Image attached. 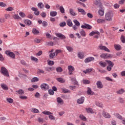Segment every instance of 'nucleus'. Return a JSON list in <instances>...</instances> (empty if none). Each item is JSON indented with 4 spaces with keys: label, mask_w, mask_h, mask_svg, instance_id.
I'll use <instances>...</instances> for the list:
<instances>
[{
    "label": "nucleus",
    "mask_w": 125,
    "mask_h": 125,
    "mask_svg": "<svg viewBox=\"0 0 125 125\" xmlns=\"http://www.w3.org/2000/svg\"><path fill=\"white\" fill-rule=\"evenodd\" d=\"M114 15L111 11H108L105 13V21H112L113 20V17Z\"/></svg>",
    "instance_id": "1"
},
{
    "label": "nucleus",
    "mask_w": 125,
    "mask_h": 125,
    "mask_svg": "<svg viewBox=\"0 0 125 125\" xmlns=\"http://www.w3.org/2000/svg\"><path fill=\"white\" fill-rule=\"evenodd\" d=\"M0 73H1V74H2V75L4 76L5 77H9V73H8V70H7V69L3 66L1 67Z\"/></svg>",
    "instance_id": "2"
},
{
    "label": "nucleus",
    "mask_w": 125,
    "mask_h": 125,
    "mask_svg": "<svg viewBox=\"0 0 125 125\" xmlns=\"http://www.w3.org/2000/svg\"><path fill=\"white\" fill-rule=\"evenodd\" d=\"M100 57L103 59H107V58H112L113 55L110 54L103 53L100 55Z\"/></svg>",
    "instance_id": "3"
},
{
    "label": "nucleus",
    "mask_w": 125,
    "mask_h": 125,
    "mask_svg": "<svg viewBox=\"0 0 125 125\" xmlns=\"http://www.w3.org/2000/svg\"><path fill=\"white\" fill-rule=\"evenodd\" d=\"M98 49H100L101 50H104L107 52H110V50L108 49L107 47L102 45V44L99 45V46L98 47Z\"/></svg>",
    "instance_id": "4"
},
{
    "label": "nucleus",
    "mask_w": 125,
    "mask_h": 125,
    "mask_svg": "<svg viewBox=\"0 0 125 125\" xmlns=\"http://www.w3.org/2000/svg\"><path fill=\"white\" fill-rule=\"evenodd\" d=\"M41 88L42 90H47L49 88V86L45 83H43L41 85Z\"/></svg>",
    "instance_id": "5"
},
{
    "label": "nucleus",
    "mask_w": 125,
    "mask_h": 125,
    "mask_svg": "<svg viewBox=\"0 0 125 125\" xmlns=\"http://www.w3.org/2000/svg\"><path fill=\"white\" fill-rule=\"evenodd\" d=\"M68 74L73 75V72L75 71V68L72 65H69L68 66Z\"/></svg>",
    "instance_id": "6"
},
{
    "label": "nucleus",
    "mask_w": 125,
    "mask_h": 125,
    "mask_svg": "<svg viewBox=\"0 0 125 125\" xmlns=\"http://www.w3.org/2000/svg\"><path fill=\"white\" fill-rule=\"evenodd\" d=\"M55 35L56 37L61 39V40H65L66 39V36L60 33H56Z\"/></svg>",
    "instance_id": "7"
},
{
    "label": "nucleus",
    "mask_w": 125,
    "mask_h": 125,
    "mask_svg": "<svg viewBox=\"0 0 125 125\" xmlns=\"http://www.w3.org/2000/svg\"><path fill=\"white\" fill-rule=\"evenodd\" d=\"M5 54L7 55H9V56H10L11 58H13V59H14V58H15V54H14V53L12 52H10L9 51H6Z\"/></svg>",
    "instance_id": "8"
},
{
    "label": "nucleus",
    "mask_w": 125,
    "mask_h": 125,
    "mask_svg": "<svg viewBox=\"0 0 125 125\" xmlns=\"http://www.w3.org/2000/svg\"><path fill=\"white\" fill-rule=\"evenodd\" d=\"M95 59L94 58V57H89L86 58L84 60V62L85 63H89V62H91V61H94Z\"/></svg>",
    "instance_id": "9"
},
{
    "label": "nucleus",
    "mask_w": 125,
    "mask_h": 125,
    "mask_svg": "<svg viewBox=\"0 0 125 125\" xmlns=\"http://www.w3.org/2000/svg\"><path fill=\"white\" fill-rule=\"evenodd\" d=\"M102 115L104 118H106V119H110V118H111V115H110V114H109L108 112H106L105 111H103Z\"/></svg>",
    "instance_id": "10"
},
{
    "label": "nucleus",
    "mask_w": 125,
    "mask_h": 125,
    "mask_svg": "<svg viewBox=\"0 0 125 125\" xmlns=\"http://www.w3.org/2000/svg\"><path fill=\"white\" fill-rule=\"evenodd\" d=\"M81 28L82 29H88V30H90L92 28V27L89 24L85 23L84 25H82Z\"/></svg>",
    "instance_id": "11"
},
{
    "label": "nucleus",
    "mask_w": 125,
    "mask_h": 125,
    "mask_svg": "<svg viewBox=\"0 0 125 125\" xmlns=\"http://www.w3.org/2000/svg\"><path fill=\"white\" fill-rule=\"evenodd\" d=\"M104 8H100L98 10L99 15H100V16H103V15H104Z\"/></svg>",
    "instance_id": "12"
},
{
    "label": "nucleus",
    "mask_w": 125,
    "mask_h": 125,
    "mask_svg": "<svg viewBox=\"0 0 125 125\" xmlns=\"http://www.w3.org/2000/svg\"><path fill=\"white\" fill-rule=\"evenodd\" d=\"M12 17H13V18H14V19H15L17 20H21V17H20V16H19V15H18V14L14 13L12 15Z\"/></svg>",
    "instance_id": "13"
},
{
    "label": "nucleus",
    "mask_w": 125,
    "mask_h": 125,
    "mask_svg": "<svg viewBox=\"0 0 125 125\" xmlns=\"http://www.w3.org/2000/svg\"><path fill=\"white\" fill-rule=\"evenodd\" d=\"M96 84L98 88H103V84H102V82H101V81H98Z\"/></svg>",
    "instance_id": "14"
},
{
    "label": "nucleus",
    "mask_w": 125,
    "mask_h": 125,
    "mask_svg": "<svg viewBox=\"0 0 125 125\" xmlns=\"http://www.w3.org/2000/svg\"><path fill=\"white\" fill-rule=\"evenodd\" d=\"M31 112L32 113H34L35 114H38V113H40V110L39 109L35 108V107H32L30 109Z\"/></svg>",
    "instance_id": "15"
},
{
    "label": "nucleus",
    "mask_w": 125,
    "mask_h": 125,
    "mask_svg": "<svg viewBox=\"0 0 125 125\" xmlns=\"http://www.w3.org/2000/svg\"><path fill=\"white\" fill-rule=\"evenodd\" d=\"M84 101V97H81V98L77 100V103L78 104H83Z\"/></svg>",
    "instance_id": "16"
},
{
    "label": "nucleus",
    "mask_w": 125,
    "mask_h": 125,
    "mask_svg": "<svg viewBox=\"0 0 125 125\" xmlns=\"http://www.w3.org/2000/svg\"><path fill=\"white\" fill-rule=\"evenodd\" d=\"M69 13L72 16H77V15H78V14H77V13L74 11V9L72 8L69 9Z\"/></svg>",
    "instance_id": "17"
},
{
    "label": "nucleus",
    "mask_w": 125,
    "mask_h": 125,
    "mask_svg": "<svg viewBox=\"0 0 125 125\" xmlns=\"http://www.w3.org/2000/svg\"><path fill=\"white\" fill-rule=\"evenodd\" d=\"M87 93L88 95H93L94 94V92L91 90V89L89 87H87Z\"/></svg>",
    "instance_id": "18"
},
{
    "label": "nucleus",
    "mask_w": 125,
    "mask_h": 125,
    "mask_svg": "<svg viewBox=\"0 0 125 125\" xmlns=\"http://www.w3.org/2000/svg\"><path fill=\"white\" fill-rule=\"evenodd\" d=\"M100 35V32H99V31H92L91 33H89V36H90V37H92L93 36H94V35Z\"/></svg>",
    "instance_id": "19"
},
{
    "label": "nucleus",
    "mask_w": 125,
    "mask_h": 125,
    "mask_svg": "<svg viewBox=\"0 0 125 125\" xmlns=\"http://www.w3.org/2000/svg\"><path fill=\"white\" fill-rule=\"evenodd\" d=\"M57 101L58 103L59 104H61V105H63V104H64V101L60 97L57 98Z\"/></svg>",
    "instance_id": "20"
},
{
    "label": "nucleus",
    "mask_w": 125,
    "mask_h": 125,
    "mask_svg": "<svg viewBox=\"0 0 125 125\" xmlns=\"http://www.w3.org/2000/svg\"><path fill=\"white\" fill-rule=\"evenodd\" d=\"M1 87L4 90H8V87L5 83H1Z\"/></svg>",
    "instance_id": "21"
},
{
    "label": "nucleus",
    "mask_w": 125,
    "mask_h": 125,
    "mask_svg": "<svg viewBox=\"0 0 125 125\" xmlns=\"http://www.w3.org/2000/svg\"><path fill=\"white\" fill-rule=\"evenodd\" d=\"M78 11L79 12H81L83 15H85L86 14V12L84 11V10L83 9H82L81 8H77Z\"/></svg>",
    "instance_id": "22"
},
{
    "label": "nucleus",
    "mask_w": 125,
    "mask_h": 125,
    "mask_svg": "<svg viewBox=\"0 0 125 125\" xmlns=\"http://www.w3.org/2000/svg\"><path fill=\"white\" fill-rule=\"evenodd\" d=\"M114 46L116 50H120L122 48V46L120 44H115Z\"/></svg>",
    "instance_id": "23"
},
{
    "label": "nucleus",
    "mask_w": 125,
    "mask_h": 125,
    "mask_svg": "<svg viewBox=\"0 0 125 125\" xmlns=\"http://www.w3.org/2000/svg\"><path fill=\"white\" fill-rule=\"evenodd\" d=\"M66 24L69 27H72L73 26V23L72 22V21L70 19L67 20L66 21Z\"/></svg>",
    "instance_id": "24"
},
{
    "label": "nucleus",
    "mask_w": 125,
    "mask_h": 125,
    "mask_svg": "<svg viewBox=\"0 0 125 125\" xmlns=\"http://www.w3.org/2000/svg\"><path fill=\"white\" fill-rule=\"evenodd\" d=\"M105 62L107 63L108 66L113 67L114 66V62H112L110 61L105 60Z\"/></svg>",
    "instance_id": "25"
},
{
    "label": "nucleus",
    "mask_w": 125,
    "mask_h": 125,
    "mask_svg": "<svg viewBox=\"0 0 125 125\" xmlns=\"http://www.w3.org/2000/svg\"><path fill=\"white\" fill-rule=\"evenodd\" d=\"M125 90L123 88H121V89L116 91V93H117V94H123V93H125Z\"/></svg>",
    "instance_id": "26"
},
{
    "label": "nucleus",
    "mask_w": 125,
    "mask_h": 125,
    "mask_svg": "<svg viewBox=\"0 0 125 125\" xmlns=\"http://www.w3.org/2000/svg\"><path fill=\"white\" fill-rule=\"evenodd\" d=\"M50 15L52 17H55L57 15V12L56 11H51L50 13Z\"/></svg>",
    "instance_id": "27"
},
{
    "label": "nucleus",
    "mask_w": 125,
    "mask_h": 125,
    "mask_svg": "<svg viewBox=\"0 0 125 125\" xmlns=\"http://www.w3.org/2000/svg\"><path fill=\"white\" fill-rule=\"evenodd\" d=\"M99 65H100L101 67H103V68H104L105 66H107V63H106V62H103L102 61H101L99 62Z\"/></svg>",
    "instance_id": "28"
},
{
    "label": "nucleus",
    "mask_w": 125,
    "mask_h": 125,
    "mask_svg": "<svg viewBox=\"0 0 125 125\" xmlns=\"http://www.w3.org/2000/svg\"><path fill=\"white\" fill-rule=\"evenodd\" d=\"M42 113L44 115H47V116H49L50 115H53V114L50 111H46V110H45V111H43Z\"/></svg>",
    "instance_id": "29"
},
{
    "label": "nucleus",
    "mask_w": 125,
    "mask_h": 125,
    "mask_svg": "<svg viewBox=\"0 0 125 125\" xmlns=\"http://www.w3.org/2000/svg\"><path fill=\"white\" fill-rule=\"evenodd\" d=\"M93 69L92 68H87L85 70H83V72L84 74H87L88 73H90V72H92Z\"/></svg>",
    "instance_id": "30"
},
{
    "label": "nucleus",
    "mask_w": 125,
    "mask_h": 125,
    "mask_svg": "<svg viewBox=\"0 0 125 125\" xmlns=\"http://www.w3.org/2000/svg\"><path fill=\"white\" fill-rule=\"evenodd\" d=\"M62 92H64V93H71V91H70L69 90H68L65 88H62Z\"/></svg>",
    "instance_id": "31"
},
{
    "label": "nucleus",
    "mask_w": 125,
    "mask_h": 125,
    "mask_svg": "<svg viewBox=\"0 0 125 125\" xmlns=\"http://www.w3.org/2000/svg\"><path fill=\"white\" fill-rule=\"evenodd\" d=\"M78 56L79 58L80 59H83L84 57V55H83V53L79 52L78 54Z\"/></svg>",
    "instance_id": "32"
},
{
    "label": "nucleus",
    "mask_w": 125,
    "mask_h": 125,
    "mask_svg": "<svg viewBox=\"0 0 125 125\" xmlns=\"http://www.w3.org/2000/svg\"><path fill=\"white\" fill-rule=\"evenodd\" d=\"M32 33L34 35H38V34H40V31L36 28H33L32 30Z\"/></svg>",
    "instance_id": "33"
},
{
    "label": "nucleus",
    "mask_w": 125,
    "mask_h": 125,
    "mask_svg": "<svg viewBox=\"0 0 125 125\" xmlns=\"http://www.w3.org/2000/svg\"><path fill=\"white\" fill-rule=\"evenodd\" d=\"M57 81H58V82H59V83H65V80L62 78H57Z\"/></svg>",
    "instance_id": "34"
},
{
    "label": "nucleus",
    "mask_w": 125,
    "mask_h": 125,
    "mask_svg": "<svg viewBox=\"0 0 125 125\" xmlns=\"http://www.w3.org/2000/svg\"><path fill=\"white\" fill-rule=\"evenodd\" d=\"M40 79L38 77L32 78L31 79V83H35V82H39Z\"/></svg>",
    "instance_id": "35"
},
{
    "label": "nucleus",
    "mask_w": 125,
    "mask_h": 125,
    "mask_svg": "<svg viewBox=\"0 0 125 125\" xmlns=\"http://www.w3.org/2000/svg\"><path fill=\"white\" fill-rule=\"evenodd\" d=\"M56 71L58 73H62V72H63V69H62V68H61V67H58L56 68Z\"/></svg>",
    "instance_id": "36"
},
{
    "label": "nucleus",
    "mask_w": 125,
    "mask_h": 125,
    "mask_svg": "<svg viewBox=\"0 0 125 125\" xmlns=\"http://www.w3.org/2000/svg\"><path fill=\"white\" fill-rule=\"evenodd\" d=\"M80 34L82 37H86V33H85V31L83 30H82L80 31Z\"/></svg>",
    "instance_id": "37"
},
{
    "label": "nucleus",
    "mask_w": 125,
    "mask_h": 125,
    "mask_svg": "<svg viewBox=\"0 0 125 125\" xmlns=\"http://www.w3.org/2000/svg\"><path fill=\"white\" fill-rule=\"evenodd\" d=\"M24 23L28 26H30V25H31V24H32V21H30L29 20H26L24 21Z\"/></svg>",
    "instance_id": "38"
},
{
    "label": "nucleus",
    "mask_w": 125,
    "mask_h": 125,
    "mask_svg": "<svg viewBox=\"0 0 125 125\" xmlns=\"http://www.w3.org/2000/svg\"><path fill=\"white\" fill-rule=\"evenodd\" d=\"M86 111L88 113H91L92 114L93 113V110L91 108H86Z\"/></svg>",
    "instance_id": "39"
},
{
    "label": "nucleus",
    "mask_w": 125,
    "mask_h": 125,
    "mask_svg": "<svg viewBox=\"0 0 125 125\" xmlns=\"http://www.w3.org/2000/svg\"><path fill=\"white\" fill-rule=\"evenodd\" d=\"M66 48L69 51V52H72V51H73V50H74V49L73 48V47H72L70 46H66Z\"/></svg>",
    "instance_id": "40"
},
{
    "label": "nucleus",
    "mask_w": 125,
    "mask_h": 125,
    "mask_svg": "<svg viewBox=\"0 0 125 125\" xmlns=\"http://www.w3.org/2000/svg\"><path fill=\"white\" fill-rule=\"evenodd\" d=\"M37 6H38V7H39V8H40L41 9H42V8H43V7H44V5H43V3H42V2H40L38 4Z\"/></svg>",
    "instance_id": "41"
},
{
    "label": "nucleus",
    "mask_w": 125,
    "mask_h": 125,
    "mask_svg": "<svg viewBox=\"0 0 125 125\" xmlns=\"http://www.w3.org/2000/svg\"><path fill=\"white\" fill-rule=\"evenodd\" d=\"M16 92H17L19 94H20L21 95H23L24 94V90L22 89H20L18 91H16Z\"/></svg>",
    "instance_id": "42"
},
{
    "label": "nucleus",
    "mask_w": 125,
    "mask_h": 125,
    "mask_svg": "<svg viewBox=\"0 0 125 125\" xmlns=\"http://www.w3.org/2000/svg\"><path fill=\"white\" fill-rule=\"evenodd\" d=\"M105 19H98L97 20V23H105Z\"/></svg>",
    "instance_id": "43"
},
{
    "label": "nucleus",
    "mask_w": 125,
    "mask_h": 125,
    "mask_svg": "<svg viewBox=\"0 0 125 125\" xmlns=\"http://www.w3.org/2000/svg\"><path fill=\"white\" fill-rule=\"evenodd\" d=\"M74 23L75 24V26H77L78 27H80V22H79V21H78V20H74L73 21Z\"/></svg>",
    "instance_id": "44"
},
{
    "label": "nucleus",
    "mask_w": 125,
    "mask_h": 125,
    "mask_svg": "<svg viewBox=\"0 0 125 125\" xmlns=\"http://www.w3.org/2000/svg\"><path fill=\"white\" fill-rule=\"evenodd\" d=\"M47 63L49 66H53L54 65V62L53 61H48Z\"/></svg>",
    "instance_id": "45"
},
{
    "label": "nucleus",
    "mask_w": 125,
    "mask_h": 125,
    "mask_svg": "<svg viewBox=\"0 0 125 125\" xmlns=\"http://www.w3.org/2000/svg\"><path fill=\"white\" fill-rule=\"evenodd\" d=\"M114 116L116 118H117V119H119L120 120H122V116L118 113H115Z\"/></svg>",
    "instance_id": "46"
},
{
    "label": "nucleus",
    "mask_w": 125,
    "mask_h": 125,
    "mask_svg": "<svg viewBox=\"0 0 125 125\" xmlns=\"http://www.w3.org/2000/svg\"><path fill=\"white\" fill-rule=\"evenodd\" d=\"M19 15L20 16H21V17L22 18H24V17H26V15L25 14V13L23 12H20L19 13Z\"/></svg>",
    "instance_id": "47"
},
{
    "label": "nucleus",
    "mask_w": 125,
    "mask_h": 125,
    "mask_svg": "<svg viewBox=\"0 0 125 125\" xmlns=\"http://www.w3.org/2000/svg\"><path fill=\"white\" fill-rule=\"evenodd\" d=\"M71 81L72 82H73L74 84H76V85H78L79 83L78 82V81H76V78H72L71 79Z\"/></svg>",
    "instance_id": "48"
},
{
    "label": "nucleus",
    "mask_w": 125,
    "mask_h": 125,
    "mask_svg": "<svg viewBox=\"0 0 125 125\" xmlns=\"http://www.w3.org/2000/svg\"><path fill=\"white\" fill-rule=\"evenodd\" d=\"M83 83L84 84H89V83H90V81H89V80H83Z\"/></svg>",
    "instance_id": "49"
},
{
    "label": "nucleus",
    "mask_w": 125,
    "mask_h": 125,
    "mask_svg": "<svg viewBox=\"0 0 125 125\" xmlns=\"http://www.w3.org/2000/svg\"><path fill=\"white\" fill-rule=\"evenodd\" d=\"M80 118L81 119V120H82V121H86V118L84 117V116H83V115H81L80 116Z\"/></svg>",
    "instance_id": "50"
},
{
    "label": "nucleus",
    "mask_w": 125,
    "mask_h": 125,
    "mask_svg": "<svg viewBox=\"0 0 125 125\" xmlns=\"http://www.w3.org/2000/svg\"><path fill=\"white\" fill-rule=\"evenodd\" d=\"M42 25L43 27H47L48 23L46 21H43L42 22Z\"/></svg>",
    "instance_id": "51"
},
{
    "label": "nucleus",
    "mask_w": 125,
    "mask_h": 125,
    "mask_svg": "<svg viewBox=\"0 0 125 125\" xmlns=\"http://www.w3.org/2000/svg\"><path fill=\"white\" fill-rule=\"evenodd\" d=\"M5 10L6 11H12V10H14V8L12 7H9L8 8H7Z\"/></svg>",
    "instance_id": "52"
},
{
    "label": "nucleus",
    "mask_w": 125,
    "mask_h": 125,
    "mask_svg": "<svg viewBox=\"0 0 125 125\" xmlns=\"http://www.w3.org/2000/svg\"><path fill=\"white\" fill-rule=\"evenodd\" d=\"M34 42H36V43H41L42 40L36 38L34 40Z\"/></svg>",
    "instance_id": "53"
},
{
    "label": "nucleus",
    "mask_w": 125,
    "mask_h": 125,
    "mask_svg": "<svg viewBox=\"0 0 125 125\" xmlns=\"http://www.w3.org/2000/svg\"><path fill=\"white\" fill-rule=\"evenodd\" d=\"M60 10L61 12V13H65V9L63 7V6H61L60 7Z\"/></svg>",
    "instance_id": "54"
},
{
    "label": "nucleus",
    "mask_w": 125,
    "mask_h": 125,
    "mask_svg": "<svg viewBox=\"0 0 125 125\" xmlns=\"http://www.w3.org/2000/svg\"><path fill=\"white\" fill-rule=\"evenodd\" d=\"M7 101L9 103H13V99H12L11 98H7Z\"/></svg>",
    "instance_id": "55"
},
{
    "label": "nucleus",
    "mask_w": 125,
    "mask_h": 125,
    "mask_svg": "<svg viewBox=\"0 0 125 125\" xmlns=\"http://www.w3.org/2000/svg\"><path fill=\"white\" fill-rule=\"evenodd\" d=\"M60 27H65L66 26V22L63 21L60 23Z\"/></svg>",
    "instance_id": "56"
},
{
    "label": "nucleus",
    "mask_w": 125,
    "mask_h": 125,
    "mask_svg": "<svg viewBox=\"0 0 125 125\" xmlns=\"http://www.w3.org/2000/svg\"><path fill=\"white\" fill-rule=\"evenodd\" d=\"M61 52H62V50L60 49L56 50L55 52L56 56H57V55L59 54V53H61Z\"/></svg>",
    "instance_id": "57"
},
{
    "label": "nucleus",
    "mask_w": 125,
    "mask_h": 125,
    "mask_svg": "<svg viewBox=\"0 0 125 125\" xmlns=\"http://www.w3.org/2000/svg\"><path fill=\"white\" fill-rule=\"evenodd\" d=\"M49 119L50 120L54 121V120H55V117H54V116H53V115H52V114H50L49 115Z\"/></svg>",
    "instance_id": "58"
},
{
    "label": "nucleus",
    "mask_w": 125,
    "mask_h": 125,
    "mask_svg": "<svg viewBox=\"0 0 125 125\" xmlns=\"http://www.w3.org/2000/svg\"><path fill=\"white\" fill-rule=\"evenodd\" d=\"M121 42H122L123 43H125V37L124 36H121Z\"/></svg>",
    "instance_id": "59"
},
{
    "label": "nucleus",
    "mask_w": 125,
    "mask_h": 125,
    "mask_svg": "<svg viewBox=\"0 0 125 125\" xmlns=\"http://www.w3.org/2000/svg\"><path fill=\"white\" fill-rule=\"evenodd\" d=\"M118 102H119V103H124L125 102V100H124V99L122 98H119Z\"/></svg>",
    "instance_id": "60"
},
{
    "label": "nucleus",
    "mask_w": 125,
    "mask_h": 125,
    "mask_svg": "<svg viewBox=\"0 0 125 125\" xmlns=\"http://www.w3.org/2000/svg\"><path fill=\"white\" fill-rule=\"evenodd\" d=\"M54 56H55V53H51L49 55V57L51 59L54 58Z\"/></svg>",
    "instance_id": "61"
},
{
    "label": "nucleus",
    "mask_w": 125,
    "mask_h": 125,
    "mask_svg": "<svg viewBox=\"0 0 125 125\" xmlns=\"http://www.w3.org/2000/svg\"><path fill=\"white\" fill-rule=\"evenodd\" d=\"M31 59L32 61H35L36 62H38V61H39V60L35 57H31Z\"/></svg>",
    "instance_id": "62"
},
{
    "label": "nucleus",
    "mask_w": 125,
    "mask_h": 125,
    "mask_svg": "<svg viewBox=\"0 0 125 125\" xmlns=\"http://www.w3.org/2000/svg\"><path fill=\"white\" fill-rule=\"evenodd\" d=\"M96 105L98 106V107H100V108H102L103 107V104L101 103H97L96 104Z\"/></svg>",
    "instance_id": "63"
},
{
    "label": "nucleus",
    "mask_w": 125,
    "mask_h": 125,
    "mask_svg": "<svg viewBox=\"0 0 125 125\" xmlns=\"http://www.w3.org/2000/svg\"><path fill=\"white\" fill-rule=\"evenodd\" d=\"M4 17L5 19H9L10 18V15L9 14H6L4 15Z\"/></svg>",
    "instance_id": "64"
}]
</instances>
